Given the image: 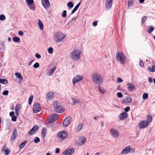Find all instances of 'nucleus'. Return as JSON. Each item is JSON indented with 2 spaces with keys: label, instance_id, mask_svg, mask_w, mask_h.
Instances as JSON below:
<instances>
[{
  "label": "nucleus",
  "instance_id": "nucleus-13",
  "mask_svg": "<svg viewBox=\"0 0 155 155\" xmlns=\"http://www.w3.org/2000/svg\"><path fill=\"white\" fill-rule=\"evenodd\" d=\"M54 94L52 92H50L46 94V99L47 102L51 101L54 97Z\"/></svg>",
  "mask_w": 155,
  "mask_h": 155
},
{
  "label": "nucleus",
  "instance_id": "nucleus-60",
  "mask_svg": "<svg viewBox=\"0 0 155 155\" xmlns=\"http://www.w3.org/2000/svg\"><path fill=\"white\" fill-rule=\"evenodd\" d=\"M135 149L134 148H130V150H129V152L133 153L134 152Z\"/></svg>",
  "mask_w": 155,
  "mask_h": 155
},
{
  "label": "nucleus",
  "instance_id": "nucleus-14",
  "mask_svg": "<svg viewBox=\"0 0 155 155\" xmlns=\"http://www.w3.org/2000/svg\"><path fill=\"white\" fill-rule=\"evenodd\" d=\"M147 121L145 120H142L140 123L139 127L140 129H143L147 127L148 125Z\"/></svg>",
  "mask_w": 155,
  "mask_h": 155
},
{
  "label": "nucleus",
  "instance_id": "nucleus-26",
  "mask_svg": "<svg viewBox=\"0 0 155 155\" xmlns=\"http://www.w3.org/2000/svg\"><path fill=\"white\" fill-rule=\"evenodd\" d=\"M83 127V125L82 124H79L76 127L75 130L77 131H80L82 129Z\"/></svg>",
  "mask_w": 155,
  "mask_h": 155
},
{
  "label": "nucleus",
  "instance_id": "nucleus-52",
  "mask_svg": "<svg viewBox=\"0 0 155 155\" xmlns=\"http://www.w3.org/2000/svg\"><path fill=\"white\" fill-rule=\"evenodd\" d=\"M81 5V3L80 2L78 3L77 5L75 6V7L74 8L76 10L78 9L79 6Z\"/></svg>",
  "mask_w": 155,
  "mask_h": 155
},
{
  "label": "nucleus",
  "instance_id": "nucleus-1",
  "mask_svg": "<svg viewBox=\"0 0 155 155\" xmlns=\"http://www.w3.org/2000/svg\"><path fill=\"white\" fill-rule=\"evenodd\" d=\"M91 79L95 84H97L102 83L103 81V79L101 75L98 73L94 74L92 76Z\"/></svg>",
  "mask_w": 155,
  "mask_h": 155
},
{
  "label": "nucleus",
  "instance_id": "nucleus-6",
  "mask_svg": "<svg viewBox=\"0 0 155 155\" xmlns=\"http://www.w3.org/2000/svg\"><path fill=\"white\" fill-rule=\"evenodd\" d=\"M68 135V132L66 131H61L57 134L58 137L61 140H64L66 138Z\"/></svg>",
  "mask_w": 155,
  "mask_h": 155
},
{
  "label": "nucleus",
  "instance_id": "nucleus-29",
  "mask_svg": "<svg viewBox=\"0 0 155 155\" xmlns=\"http://www.w3.org/2000/svg\"><path fill=\"white\" fill-rule=\"evenodd\" d=\"M53 104L55 109L61 105L60 103L58 101H54L53 102Z\"/></svg>",
  "mask_w": 155,
  "mask_h": 155
},
{
  "label": "nucleus",
  "instance_id": "nucleus-32",
  "mask_svg": "<svg viewBox=\"0 0 155 155\" xmlns=\"http://www.w3.org/2000/svg\"><path fill=\"white\" fill-rule=\"evenodd\" d=\"M56 69V67L55 66L53 68L51 69L49 72L48 75L49 76H50L51 75H52L54 72V71Z\"/></svg>",
  "mask_w": 155,
  "mask_h": 155
},
{
  "label": "nucleus",
  "instance_id": "nucleus-51",
  "mask_svg": "<svg viewBox=\"0 0 155 155\" xmlns=\"http://www.w3.org/2000/svg\"><path fill=\"white\" fill-rule=\"evenodd\" d=\"M17 117L16 116H13L12 117V121H16Z\"/></svg>",
  "mask_w": 155,
  "mask_h": 155
},
{
  "label": "nucleus",
  "instance_id": "nucleus-36",
  "mask_svg": "<svg viewBox=\"0 0 155 155\" xmlns=\"http://www.w3.org/2000/svg\"><path fill=\"white\" fill-rule=\"evenodd\" d=\"M154 30V28L152 26H149L147 29V31L149 34H150L152 31H153Z\"/></svg>",
  "mask_w": 155,
  "mask_h": 155
},
{
  "label": "nucleus",
  "instance_id": "nucleus-2",
  "mask_svg": "<svg viewBox=\"0 0 155 155\" xmlns=\"http://www.w3.org/2000/svg\"><path fill=\"white\" fill-rule=\"evenodd\" d=\"M81 51L79 50L74 49L70 55V58L74 61H78L80 58Z\"/></svg>",
  "mask_w": 155,
  "mask_h": 155
},
{
  "label": "nucleus",
  "instance_id": "nucleus-63",
  "mask_svg": "<svg viewBox=\"0 0 155 155\" xmlns=\"http://www.w3.org/2000/svg\"><path fill=\"white\" fill-rule=\"evenodd\" d=\"M149 82L151 83L153 82V80L151 77H150L148 78Z\"/></svg>",
  "mask_w": 155,
  "mask_h": 155
},
{
  "label": "nucleus",
  "instance_id": "nucleus-59",
  "mask_svg": "<svg viewBox=\"0 0 155 155\" xmlns=\"http://www.w3.org/2000/svg\"><path fill=\"white\" fill-rule=\"evenodd\" d=\"M117 81L119 83H121L123 82V80L120 78H118Z\"/></svg>",
  "mask_w": 155,
  "mask_h": 155
},
{
  "label": "nucleus",
  "instance_id": "nucleus-21",
  "mask_svg": "<svg viewBox=\"0 0 155 155\" xmlns=\"http://www.w3.org/2000/svg\"><path fill=\"white\" fill-rule=\"evenodd\" d=\"M55 110L57 112L60 113L63 112L64 111V109L61 105L55 109Z\"/></svg>",
  "mask_w": 155,
  "mask_h": 155
},
{
  "label": "nucleus",
  "instance_id": "nucleus-41",
  "mask_svg": "<svg viewBox=\"0 0 155 155\" xmlns=\"http://www.w3.org/2000/svg\"><path fill=\"white\" fill-rule=\"evenodd\" d=\"M67 6L70 8H72L74 6V4L71 2H68L67 4Z\"/></svg>",
  "mask_w": 155,
  "mask_h": 155
},
{
  "label": "nucleus",
  "instance_id": "nucleus-10",
  "mask_svg": "<svg viewBox=\"0 0 155 155\" xmlns=\"http://www.w3.org/2000/svg\"><path fill=\"white\" fill-rule=\"evenodd\" d=\"M58 115L56 114H54L51 115L48 121L49 122H53L56 121L58 118Z\"/></svg>",
  "mask_w": 155,
  "mask_h": 155
},
{
  "label": "nucleus",
  "instance_id": "nucleus-22",
  "mask_svg": "<svg viewBox=\"0 0 155 155\" xmlns=\"http://www.w3.org/2000/svg\"><path fill=\"white\" fill-rule=\"evenodd\" d=\"M130 150V147L127 146L125 147L122 151L121 153V154H126L129 152V150Z\"/></svg>",
  "mask_w": 155,
  "mask_h": 155
},
{
  "label": "nucleus",
  "instance_id": "nucleus-53",
  "mask_svg": "<svg viewBox=\"0 0 155 155\" xmlns=\"http://www.w3.org/2000/svg\"><path fill=\"white\" fill-rule=\"evenodd\" d=\"M147 19V17L146 16H144L142 19V24L144 23L145 20H146Z\"/></svg>",
  "mask_w": 155,
  "mask_h": 155
},
{
  "label": "nucleus",
  "instance_id": "nucleus-47",
  "mask_svg": "<svg viewBox=\"0 0 155 155\" xmlns=\"http://www.w3.org/2000/svg\"><path fill=\"white\" fill-rule=\"evenodd\" d=\"M67 11L66 10H64L63 12V13L61 16L63 18H65L66 16L67 15Z\"/></svg>",
  "mask_w": 155,
  "mask_h": 155
},
{
  "label": "nucleus",
  "instance_id": "nucleus-56",
  "mask_svg": "<svg viewBox=\"0 0 155 155\" xmlns=\"http://www.w3.org/2000/svg\"><path fill=\"white\" fill-rule=\"evenodd\" d=\"M35 57L37 58H40L41 57V56L38 53H36L35 54Z\"/></svg>",
  "mask_w": 155,
  "mask_h": 155
},
{
  "label": "nucleus",
  "instance_id": "nucleus-44",
  "mask_svg": "<svg viewBox=\"0 0 155 155\" xmlns=\"http://www.w3.org/2000/svg\"><path fill=\"white\" fill-rule=\"evenodd\" d=\"M6 18V17L5 15L3 14H1L0 15V20L1 21H3Z\"/></svg>",
  "mask_w": 155,
  "mask_h": 155
},
{
  "label": "nucleus",
  "instance_id": "nucleus-55",
  "mask_svg": "<svg viewBox=\"0 0 155 155\" xmlns=\"http://www.w3.org/2000/svg\"><path fill=\"white\" fill-rule=\"evenodd\" d=\"M8 92H9L8 90H5L2 93V94L3 95H7L8 94Z\"/></svg>",
  "mask_w": 155,
  "mask_h": 155
},
{
  "label": "nucleus",
  "instance_id": "nucleus-31",
  "mask_svg": "<svg viewBox=\"0 0 155 155\" xmlns=\"http://www.w3.org/2000/svg\"><path fill=\"white\" fill-rule=\"evenodd\" d=\"M15 75L16 78L19 79L21 81L22 80L23 78L21 74L20 73H16L15 74Z\"/></svg>",
  "mask_w": 155,
  "mask_h": 155
},
{
  "label": "nucleus",
  "instance_id": "nucleus-42",
  "mask_svg": "<svg viewBox=\"0 0 155 155\" xmlns=\"http://www.w3.org/2000/svg\"><path fill=\"white\" fill-rule=\"evenodd\" d=\"M53 48L51 47L48 48V52L50 54H51L53 53Z\"/></svg>",
  "mask_w": 155,
  "mask_h": 155
},
{
  "label": "nucleus",
  "instance_id": "nucleus-33",
  "mask_svg": "<svg viewBox=\"0 0 155 155\" xmlns=\"http://www.w3.org/2000/svg\"><path fill=\"white\" fill-rule=\"evenodd\" d=\"M0 83L4 84H7L8 83V81L5 79H2L0 78Z\"/></svg>",
  "mask_w": 155,
  "mask_h": 155
},
{
  "label": "nucleus",
  "instance_id": "nucleus-20",
  "mask_svg": "<svg viewBox=\"0 0 155 155\" xmlns=\"http://www.w3.org/2000/svg\"><path fill=\"white\" fill-rule=\"evenodd\" d=\"M17 136V132L16 130H14L12 132V135L11 136V140L13 141L15 140Z\"/></svg>",
  "mask_w": 155,
  "mask_h": 155
},
{
  "label": "nucleus",
  "instance_id": "nucleus-17",
  "mask_svg": "<svg viewBox=\"0 0 155 155\" xmlns=\"http://www.w3.org/2000/svg\"><path fill=\"white\" fill-rule=\"evenodd\" d=\"M71 119L70 117H66L64 120L63 122V125L65 127H67L71 121Z\"/></svg>",
  "mask_w": 155,
  "mask_h": 155
},
{
  "label": "nucleus",
  "instance_id": "nucleus-57",
  "mask_svg": "<svg viewBox=\"0 0 155 155\" xmlns=\"http://www.w3.org/2000/svg\"><path fill=\"white\" fill-rule=\"evenodd\" d=\"M140 65L142 67L144 66V64L143 62V61L141 60L140 61Z\"/></svg>",
  "mask_w": 155,
  "mask_h": 155
},
{
  "label": "nucleus",
  "instance_id": "nucleus-12",
  "mask_svg": "<svg viewBox=\"0 0 155 155\" xmlns=\"http://www.w3.org/2000/svg\"><path fill=\"white\" fill-rule=\"evenodd\" d=\"M113 0H106L105 3V8L107 10L110 9L112 6Z\"/></svg>",
  "mask_w": 155,
  "mask_h": 155
},
{
  "label": "nucleus",
  "instance_id": "nucleus-27",
  "mask_svg": "<svg viewBox=\"0 0 155 155\" xmlns=\"http://www.w3.org/2000/svg\"><path fill=\"white\" fill-rule=\"evenodd\" d=\"M72 100L73 103L72 104L73 105L78 104L80 103V101L74 98H72Z\"/></svg>",
  "mask_w": 155,
  "mask_h": 155
},
{
  "label": "nucleus",
  "instance_id": "nucleus-48",
  "mask_svg": "<svg viewBox=\"0 0 155 155\" xmlns=\"http://www.w3.org/2000/svg\"><path fill=\"white\" fill-rule=\"evenodd\" d=\"M39 67V64L38 62L35 63L33 65V67L35 68H38Z\"/></svg>",
  "mask_w": 155,
  "mask_h": 155
},
{
  "label": "nucleus",
  "instance_id": "nucleus-4",
  "mask_svg": "<svg viewBox=\"0 0 155 155\" xmlns=\"http://www.w3.org/2000/svg\"><path fill=\"white\" fill-rule=\"evenodd\" d=\"M116 59L117 61L121 64H124L125 62L126 57L125 55L122 53L118 52L116 55Z\"/></svg>",
  "mask_w": 155,
  "mask_h": 155
},
{
  "label": "nucleus",
  "instance_id": "nucleus-3",
  "mask_svg": "<svg viewBox=\"0 0 155 155\" xmlns=\"http://www.w3.org/2000/svg\"><path fill=\"white\" fill-rule=\"evenodd\" d=\"M66 37V35L61 32H56L53 36L54 39L56 42L61 41Z\"/></svg>",
  "mask_w": 155,
  "mask_h": 155
},
{
  "label": "nucleus",
  "instance_id": "nucleus-61",
  "mask_svg": "<svg viewBox=\"0 0 155 155\" xmlns=\"http://www.w3.org/2000/svg\"><path fill=\"white\" fill-rule=\"evenodd\" d=\"M15 113L13 111L9 113L10 116L11 117H12L14 116Z\"/></svg>",
  "mask_w": 155,
  "mask_h": 155
},
{
  "label": "nucleus",
  "instance_id": "nucleus-49",
  "mask_svg": "<svg viewBox=\"0 0 155 155\" xmlns=\"http://www.w3.org/2000/svg\"><path fill=\"white\" fill-rule=\"evenodd\" d=\"M40 141V140L39 137H36L34 140V142L35 143H37Z\"/></svg>",
  "mask_w": 155,
  "mask_h": 155
},
{
  "label": "nucleus",
  "instance_id": "nucleus-34",
  "mask_svg": "<svg viewBox=\"0 0 155 155\" xmlns=\"http://www.w3.org/2000/svg\"><path fill=\"white\" fill-rule=\"evenodd\" d=\"M147 69L150 71L153 72L155 71V66L152 67H149Z\"/></svg>",
  "mask_w": 155,
  "mask_h": 155
},
{
  "label": "nucleus",
  "instance_id": "nucleus-11",
  "mask_svg": "<svg viewBox=\"0 0 155 155\" xmlns=\"http://www.w3.org/2000/svg\"><path fill=\"white\" fill-rule=\"evenodd\" d=\"M74 151L73 148H70L65 150L63 153V155H71L72 154Z\"/></svg>",
  "mask_w": 155,
  "mask_h": 155
},
{
  "label": "nucleus",
  "instance_id": "nucleus-30",
  "mask_svg": "<svg viewBox=\"0 0 155 155\" xmlns=\"http://www.w3.org/2000/svg\"><path fill=\"white\" fill-rule=\"evenodd\" d=\"M28 6L29 8L32 10H35V5L34 4H31L28 5Z\"/></svg>",
  "mask_w": 155,
  "mask_h": 155
},
{
  "label": "nucleus",
  "instance_id": "nucleus-54",
  "mask_svg": "<svg viewBox=\"0 0 155 155\" xmlns=\"http://www.w3.org/2000/svg\"><path fill=\"white\" fill-rule=\"evenodd\" d=\"M124 110L126 112H127L130 110V108L129 107H127L124 108Z\"/></svg>",
  "mask_w": 155,
  "mask_h": 155
},
{
  "label": "nucleus",
  "instance_id": "nucleus-45",
  "mask_svg": "<svg viewBox=\"0 0 155 155\" xmlns=\"http://www.w3.org/2000/svg\"><path fill=\"white\" fill-rule=\"evenodd\" d=\"M99 88L100 91L101 93L103 94L105 92V90L103 88L101 87L100 86H99Z\"/></svg>",
  "mask_w": 155,
  "mask_h": 155
},
{
  "label": "nucleus",
  "instance_id": "nucleus-38",
  "mask_svg": "<svg viewBox=\"0 0 155 155\" xmlns=\"http://www.w3.org/2000/svg\"><path fill=\"white\" fill-rule=\"evenodd\" d=\"M148 94L147 93H144L143 94L142 98L143 100H145L148 98Z\"/></svg>",
  "mask_w": 155,
  "mask_h": 155
},
{
  "label": "nucleus",
  "instance_id": "nucleus-7",
  "mask_svg": "<svg viewBox=\"0 0 155 155\" xmlns=\"http://www.w3.org/2000/svg\"><path fill=\"white\" fill-rule=\"evenodd\" d=\"M79 140L76 141V144L78 145L81 146L84 144L86 142V138L85 137H79Z\"/></svg>",
  "mask_w": 155,
  "mask_h": 155
},
{
  "label": "nucleus",
  "instance_id": "nucleus-40",
  "mask_svg": "<svg viewBox=\"0 0 155 155\" xmlns=\"http://www.w3.org/2000/svg\"><path fill=\"white\" fill-rule=\"evenodd\" d=\"M13 41L15 42H18L20 41V38L18 37H14L13 39Z\"/></svg>",
  "mask_w": 155,
  "mask_h": 155
},
{
  "label": "nucleus",
  "instance_id": "nucleus-25",
  "mask_svg": "<svg viewBox=\"0 0 155 155\" xmlns=\"http://www.w3.org/2000/svg\"><path fill=\"white\" fill-rule=\"evenodd\" d=\"M127 88L130 91H132L135 89V86L132 84L129 83L127 84Z\"/></svg>",
  "mask_w": 155,
  "mask_h": 155
},
{
  "label": "nucleus",
  "instance_id": "nucleus-64",
  "mask_svg": "<svg viewBox=\"0 0 155 155\" xmlns=\"http://www.w3.org/2000/svg\"><path fill=\"white\" fill-rule=\"evenodd\" d=\"M97 22L96 21H95L93 23V25L94 26H96L97 25Z\"/></svg>",
  "mask_w": 155,
  "mask_h": 155
},
{
  "label": "nucleus",
  "instance_id": "nucleus-18",
  "mask_svg": "<svg viewBox=\"0 0 155 155\" xmlns=\"http://www.w3.org/2000/svg\"><path fill=\"white\" fill-rule=\"evenodd\" d=\"M128 117L127 114L125 112H123L119 115V117L120 120H124L126 119Z\"/></svg>",
  "mask_w": 155,
  "mask_h": 155
},
{
  "label": "nucleus",
  "instance_id": "nucleus-39",
  "mask_svg": "<svg viewBox=\"0 0 155 155\" xmlns=\"http://www.w3.org/2000/svg\"><path fill=\"white\" fill-rule=\"evenodd\" d=\"M152 120V116L151 115H148L147 118V121L148 123L151 122Z\"/></svg>",
  "mask_w": 155,
  "mask_h": 155
},
{
  "label": "nucleus",
  "instance_id": "nucleus-58",
  "mask_svg": "<svg viewBox=\"0 0 155 155\" xmlns=\"http://www.w3.org/2000/svg\"><path fill=\"white\" fill-rule=\"evenodd\" d=\"M20 108V106L18 104H17L16 105L15 107V110H19Z\"/></svg>",
  "mask_w": 155,
  "mask_h": 155
},
{
  "label": "nucleus",
  "instance_id": "nucleus-28",
  "mask_svg": "<svg viewBox=\"0 0 155 155\" xmlns=\"http://www.w3.org/2000/svg\"><path fill=\"white\" fill-rule=\"evenodd\" d=\"M38 25L39 28L41 30L43 29L44 25L42 22L40 20H38Z\"/></svg>",
  "mask_w": 155,
  "mask_h": 155
},
{
  "label": "nucleus",
  "instance_id": "nucleus-50",
  "mask_svg": "<svg viewBox=\"0 0 155 155\" xmlns=\"http://www.w3.org/2000/svg\"><path fill=\"white\" fill-rule=\"evenodd\" d=\"M117 96L118 97L120 98L122 97L123 95L121 92H119L117 93Z\"/></svg>",
  "mask_w": 155,
  "mask_h": 155
},
{
  "label": "nucleus",
  "instance_id": "nucleus-46",
  "mask_svg": "<svg viewBox=\"0 0 155 155\" xmlns=\"http://www.w3.org/2000/svg\"><path fill=\"white\" fill-rule=\"evenodd\" d=\"M26 1L28 5L29 4H31L33 3L34 0H25Z\"/></svg>",
  "mask_w": 155,
  "mask_h": 155
},
{
  "label": "nucleus",
  "instance_id": "nucleus-15",
  "mask_svg": "<svg viewBox=\"0 0 155 155\" xmlns=\"http://www.w3.org/2000/svg\"><path fill=\"white\" fill-rule=\"evenodd\" d=\"M41 109L40 105L38 103H36L34 106L33 111L35 113H37Z\"/></svg>",
  "mask_w": 155,
  "mask_h": 155
},
{
  "label": "nucleus",
  "instance_id": "nucleus-16",
  "mask_svg": "<svg viewBox=\"0 0 155 155\" xmlns=\"http://www.w3.org/2000/svg\"><path fill=\"white\" fill-rule=\"evenodd\" d=\"M41 3L45 9L48 8L50 6V3L48 0H42Z\"/></svg>",
  "mask_w": 155,
  "mask_h": 155
},
{
  "label": "nucleus",
  "instance_id": "nucleus-24",
  "mask_svg": "<svg viewBox=\"0 0 155 155\" xmlns=\"http://www.w3.org/2000/svg\"><path fill=\"white\" fill-rule=\"evenodd\" d=\"M47 133V130L46 128L45 127H44L41 132V136L43 138H45L46 137Z\"/></svg>",
  "mask_w": 155,
  "mask_h": 155
},
{
  "label": "nucleus",
  "instance_id": "nucleus-8",
  "mask_svg": "<svg viewBox=\"0 0 155 155\" xmlns=\"http://www.w3.org/2000/svg\"><path fill=\"white\" fill-rule=\"evenodd\" d=\"M83 79V77L80 75H77L74 77L72 79V83L73 84H75L78 83L80 81L82 80Z\"/></svg>",
  "mask_w": 155,
  "mask_h": 155
},
{
  "label": "nucleus",
  "instance_id": "nucleus-35",
  "mask_svg": "<svg viewBox=\"0 0 155 155\" xmlns=\"http://www.w3.org/2000/svg\"><path fill=\"white\" fill-rule=\"evenodd\" d=\"M27 143L26 141H25L21 143L19 145V147L20 149H22Z\"/></svg>",
  "mask_w": 155,
  "mask_h": 155
},
{
  "label": "nucleus",
  "instance_id": "nucleus-43",
  "mask_svg": "<svg viewBox=\"0 0 155 155\" xmlns=\"http://www.w3.org/2000/svg\"><path fill=\"white\" fill-rule=\"evenodd\" d=\"M134 2V0H129V1L128 2V7H131L132 4Z\"/></svg>",
  "mask_w": 155,
  "mask_h": 155
},
{
  "label": "nucleus",
  "instance_id": "nucleus-37",
  "mask_svg": "<svg viewBox=\"0 0 155 155\" xmlns=\"http://www.w3.org/2000/svg\"><path fill=\"white\" fill-rule=\"evenodd\" d=\"M33 98V95H31L28 98V104L29 105L31 104Z\"/></svg>",
  "mask_w": 155,
  "mask_h": 155
},
{
  "label": "nucleus",
  "instance_id": "nucleus-23",
  "mask_svg": "<svg viewBox=\"0 0 155 155\" xmlns=\"http://www.w3.org/2000/svg\"><path fill=\"white\" fill-rule=\"evenodd\" d=\"M8 148L5 146H4L2 149V151L4 152L5 153V155H8L10 153V150H8Z\"/></svg>",
  "mask_w": 155,
  "mask_h": 155
},
{
  "label": "nucleus",
  "instance_id": "nucleus-9",
  "mask_svg": "<svg viewBox=\"0 0 155 155\" xmlns=\"http://www.w3.org/2000/svg\"><path fill=\"white\" fill-rule=\"evenodd\" d=\"M38 129V125H35L28 132L29 135H32L35 134Z\"/></svg>",
  "mask_w": 155,
  "mask_h": 155
},
{
  "label": "nucleus",
  "instance_id": "nucleus-5",
  "mask_svg": "<svg viewBox=\"0 0 155 155\" xmlns=\"http://www.w3.org/2000/svg\"><path fill=\"white\" fill-rule=\"evenodd\" d=\"M110 133L111 136L114 138H117L119 135V133L118 130L114 128L110 129Z\"/></svg>",
  "mask_w": 155,
  "mask_h": 155
},
{
  "label": "nucleus",
  "instance_id": "nucleus-19",
  "mask_svg": "<svg viewBox=\"0 0 155 155\" xmlns=\"http://www.w3.org/2000/svg\"><path fill=\"white\" fill-rule=\"evenodd\" d=\"M132 100L130 97H127L123 99L122 102L123 103H130L132 102Z\"/></svg>",
  "mask_w": 155,
  "mask_h": 155
},
{
  "label": "nucleus",
  "instance_id": "nucleus-62",
  "mask_svg": "<svg viewBox=\"0 0 155 155\" xmlns=\"http://www.w3.org/2000/svg\"><path fill=\"white\" fill-rule=\"evenodd\" d=\"M60 151V149L59 148H56V150L55 151V153H59Z\"/></svg>",
  "mask_w": 155,
  "mask_h": 155
}]
</instances>
